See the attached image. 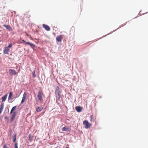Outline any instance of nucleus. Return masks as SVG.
<instances>
[{
	"label": "nucleus",
	"mask_w": 148,
	"mask_h": 148,
	"mask_svg": "<svg viewBox=\"0 0 148 148\" xmlns=\"http://www.w3.org/2000/svg\"><path fill=\"white\" fill-rule=\"evenodd\" d=\"M60 93L61 91L59 87L57 86L56 88L55 94L56 95V101L58 104H59L60 102V100L61 97Z\"/></svg>",
	"instance_id": "1"
},
{
	"label": "nucleus",
	"mask_w": 148,
	"mask_h": 148,
	"mask_svg": "<svg viewBox=\"0 0 148 148\" xmlns=\"http://www.w3.org/2000/svg\"><path fill=\"white\" fill-rule=\"evenodd\" d=\"M44 95L43 92L42 90L39 91L37 96L35 97V100L36 102H41L43 101L42 97Z\"/></svg>",
	"instance_id": "2"
},
{
	"label": "nucleus",
	"mask_w": 148,
	"mask_h": 148,
	"mask_svg": "<svg viewBox=\"0 0 148 148\" xmlns=\"http://www.w3.org/2000/svg\"><path fill=\"white\" fill-rule=\"evenodd\" d=\"M12 46V44H9L7 47H5L4 48L3 51V53L5 54H8L10 48H11Z\"/></svg>",
	"instance_id": "3"
},
{
	"label": "nucleus",
	"mask_w": 148,
	"mask_h": 148,
	"mask_svg": "<svg viewBox=\"0 0 148 148\" xmlns=\"http://www.w3.org/2000/svg\"><path fill=\"white\" fill-rule=\"evenodd\" d=\"M83 124L85 126V128L86 129L89 128L92 125V124L89 123L87 120H85L83 121Z\"/></svg>",
	"instance_id": "4"
},
{
	"label": "nucleus",
	"mask_w": 148,
	"mask_h": 148,
	"mask_svg": "<svg viewBox=\"0 0 148 148\" xmlns=\"http://www.w3.org/2000/svg\"><path fill=\"white\" fill-rule=\"evenodd\" d=\"M9 73L10 75L12 76L13 75H16V72L14 70L10 69L9 70Z\"/></svg>",
	"instance_id": "5"
},
{
	"label": "nucleus",
	"mask_w": 148,
	"mask_h": 148,
	"mask_svg": "<svg viewBox=\"0 0 148 148\" xmlns=\"http://www.w3.org/2000/svg\"><path fill=\"white\" fill-rule=\"evenodd\" d=\"M63 38V36L62 35H59L56 38L57 41L58 42H60L62 41Z\"/></svg>",
	"instance_id": "6"
},
{
	"label": "nucleus",
	"mask_w": 148,
	"mask_h": 148,
	"mask_svg": "<svg viewBox=\"0 0 148 148\" xmlns=\"http://www.w3.org/2000/svg\"><path fill=\"white\" fill-rule=\"evenodd\" d=\"M27 97V94L25 92H24L23 94V96L22 97V100H21V103H23L25 101Z\"/></svg>",
	"instance_id": "7"
},
{
	"label": "nucleus",
	"mask_w": 148,
	"mask_h": 148,
	"mask_svg": "<svg viewBox=\"0 0 148 148\" xmlns=\"http://www.w3.org/2000/svg\"><path fill=\"white\" fill-rule=\"evenodd\" d=\"M42 27L47 31H49L50 30V27L49 26L47 25L43 24L42 25Z\"/></svg>",
	"instance_id": "8"
},
{
	"label": "nucleus",
	"mask_w": 148,
	"mask_h": 148,
	"mask_svg": "<svg viewBox=\"0 0 148 148\" xmlns=\"http://www.w3.org/2000/svg\"><path fill=\"white\" fill-rule=\"evenodd\" d=\"M16 114V112H14L13 113L12 116L11 118V121H13L15 118V116Z\"/></svg>",
	"instance_id": "9"
},
{
	"label": "nucleus",
	"mask_w": 148,
	"mask_h": 148,
	"mask_svg": "<svg viewBox=\"0 0 148 148\" xmlns=\"http://www.w3.org/2000/svg\"><path fill=\"white\" fill-rule=\"evenodd\" d=\"M76 110L78 112H81L83 109V108L79 106H77L75 107Z\"/></svg>",
	"instance_id": "10"
},
{
	"label": "nucleus",
	"mask_w": 148,
	"mask_h": 148,
	"mask_svg": "<svg viewBox=\"0 0 148 148\" xmlns=\"http://www.w3.org/2000/svg\"><path fill=\"white\" fill-rule=\"evenodd\" d=\"M0 113L1 114L4 108V104L3 103H1L0 105Z\"/></svg>",
	"instance_id": "11"
},
{
	"label": "nucleus",
	"mask_w": 148,
	"mask_h": 148,
	"mask_svg": "<svg viewBox=\"0 0 148 148\" xmlns=\"http://www.w3.org/2000/svg\"><path fill=\"white\" fill-rule=\"evenodd\" d=\"M3 26L5 27L6 28L9 30L11 31L12 30V28L10 25H4Z\"/></svg>",
	"instance_id": "12"
},
{
	"label": "nucleus",
	"mask_w": 148,
	"mask_h": 148,
	"mask_svg": "<svg viewBox=\"0 0 148 148\" xmlns=\"http://www.w3.org/2000/svg\"><path fill=\"white\" fill-rule=\"evenodd\" d=\"M13 95V93L12 92H10L8 98V100H11L12 99V96Z\"/></svg>",
	"instance_id": "13"
},
{
	"label": "nucleus",
	"mask_w": 148,
	"mask_h": 148,
	"mask_svg": "<svg viewBox=\"0 0 148 148\" xmlns=\"http://www.w3.org/2000/svg\"><path fill=\"white\" fill-rule=\"evenodd\" d=\"M42 107H39L36 108V111L37 112H40L42 110Z\"/></svg>",
	"instance_id": "14"
},
{
	"label": "nucleus",
	"mask_w": 148,
	"mask_h": 148,
	"mask_svg": "<svg viewBox=\"0 0 148 148\" xmlns=\"http://www.w3.org/2000/svg\"><path fill=\"white\" fill-rule=\"evenodd\" d=\"M7 96L8 95L7 94H6L2 97V101H4L6 100Z\"/></svg>",
	"instance_id": "15"
},
{
	"label": "nucleus",
	"mask_w": 148,
	"mask_h": 148,
	"mask_svg": "<svg viewBox=\"0 0 148 148\" xmlns=\"http://www.w3.org/2000/svg\"><path fill=\"white\" fill-rule=\"evenodd\" d=\"M75 27L73 26L70 29V32L71 33H74L75 32Z\"/></svg>",
	"instance_id": "16"
},
{
	"label": "nucleus",
	"mask_w": 148,
	"mask_h": 148,
	"mask_svg": "<svg viewBox=\"0 0 148 148\" xmlns=\"http://www.w3.org/2000/svg\"><path fill=\"white\" fill-rule=\"evenodd\" d=\"M62 130L63 131H69L70 130L69 128L68 127H65L62 128Z\"/></svg>",
	"instance_id": "17"
},
{
	"label": "nucleus",
	"mask_w": 148,
	"mask_h": 148,
	"mask_svg": "<svg viewBox=\"0 0 148 148\" xmlns=\"http://www.w3.org/2000/svg\"><path fill=\"white\" fill-rule=\"evenodd\" d=\"M16 106H14L13 107L12 109L11 110L10 114H11L15 110L16 108Z\"/></svg>",
	"instance_id": "18"
},
{
	"label": "nucleus",
	"mask_w": 148,
	"mask_h": 148,
	"mask_svg": "<svg viewBox=\"0 0 148 148\" xmlns=\"http://www.w3.org/2000/svg\"><path fill=\"white\" fill-rule=\"evenodd\" d=\"M90 121L91 122H94V120L92 115L90 116Z\"/></svg>",
	"instance_id": "19"
},
{
	"label": "nucleus",
	"mask_w": 148,
	"mask_h": 148,
	"mask_svg": "<svg viewBox=\"0 0 148 148\" xmlns=\"http://www.w3.org/2000/svg\"><path fill=\"white\" fill-rule=\"evenodd\" d=\"M32 74L33 75V77H36V75L35 74V71L34 70L32 71Z\"/></svg>",
	"instance_id": "20"
},
{
	"label": "nucleus",
	"mask_w": 148,
	"mask_h": 148,
	"mask_svg": "<svg viewBox=\"0 0 148 148\" xmlns=\"http://www.w3.org/2000/svg\"><path fill=\"white\" fill-rule=\"evenodd\" d=\"M3 148H10V147H8L6 144H5L3 147Z\"/></svg>",
	"instance_id": "21"
},
{
	"label": "nucleus",
	"mask_w": 148,
	"mask_h": 148,
	"mask_svg": "<svg viewBox=\"0 0 148 148\" xmlns=\"http://www.w3.org/2000/svg\"><path fill=\"white\" fill-rule=\"evenodd\" d=\"M29 45L32 48H34V47H35V45H34L32 43H30Z\"/></svg>",
	"instance_id": "22"
},
{
	"label": "nucleus",
	"mask_w": 148,
	"mask_h": 148,
	"mask_svg": "<svg viewBox=\"0 0 148 148\" xmlns=\"http://www.w3.org/2000/svg\"><path fill=\"white\" fill-rule=\"evenodd\" d=\"M22 41L23 42H25L26 43V44H27V45H30V44L31 43L29 42H25V41L24 40H22Z\"/></svg>",
	"instance_id": "23"
},
{
	"label": "nucleus",
	"mask_w": 148,
	"mask_h": 148,
	"mask_svg": "<svg viewBox=\"0 0 148 148\" xmlns=\"http://www.w3.org/2000/svg\"><path fill=\"white\" fill-rule=\"evenodd\" d=\"M17 145H18V144L17 143H16L15 144V145H14L15 148H18Z\"/></svg>",
	"instance_id": "24"
},
{
	"label": "nucleus",
	"mask_w": 148,
	"mask_h": 148,
	"mask_svg": "<svg viewBox=\"0 0 148 148\" xmlns=\"http://www.w3.org/2000/svg\"><path fill=\"white\" fill-rule=\"evenodd\" d=\"M16 139L15 138H14L13 139V142H15L16 141Z\"/></svg>",
	"instance_id": "25"
},
{
	"label": "nucleus",
	"mask_w": 148,
	"mask_h": 148,
	"mask_svg": "<svg viewBox=\"0 0 148 148\" xmlns=\"http://www.w3.org/2000/svg\"><path fill=\"white\" fill-rule=\"evenodd\" d=\"M14 138H16V134H15L14 136Z\"/></svg>",
	"instance_id": "26"
},
{
	"label": "nucleus",
	"mask_w": 148,
	"mask_h": 148,
	"mask_svg": "<svg viewBox=\"0 0 148 148\" xmlns=\"http://www.w3.org/2000/svg\"><path fill=\"white\" fill-rule=\"evenodd\" d=\"M69 148V147H66V148Z\"/></svg>",
	"instance_id": "27"
},
{
	"label": "nucleus",
	"mask_w": 148,
	"mask_h": 148,
	"mask_svg": "<svg viewBox=\"0 0 148 148\" xmlns=\"http://www.w3.org/2000/svg\"><path fill=\"white\" fill-rule=\"evenodd\" d=\"M67 146H69V145L68 144V145H67Z\"/></svg>",
	"instance_id": "28"
},
{
	"label": "nucleus",
	"mask_w": 148,
	"mask_h": 148,
	"mask_svg": "<svg viewBox=\"0 0 148 148\" xmlns=\"http://www.w3.org/2000/svg\"><path fill=\"white\" fill-rule=\"evenodd\" d=\"M30 136H29V139H30Z\"/></svg>",
	"instance_id": "29"
},
{
	"label": "nucleus",
	"mask_w": 148,
	"mask_h": 148,
	"mask_svg": "<svg viewBox=\"0 0 148 148\" xmlns=\"http://www.w3.org/2000/svg\"><path fill=\"white\" fill-rule=\"evenodd\" d=\"M59 148H60V147H59Z\"/></svg>",
	"instance_id": "30"
}]
</instances>
